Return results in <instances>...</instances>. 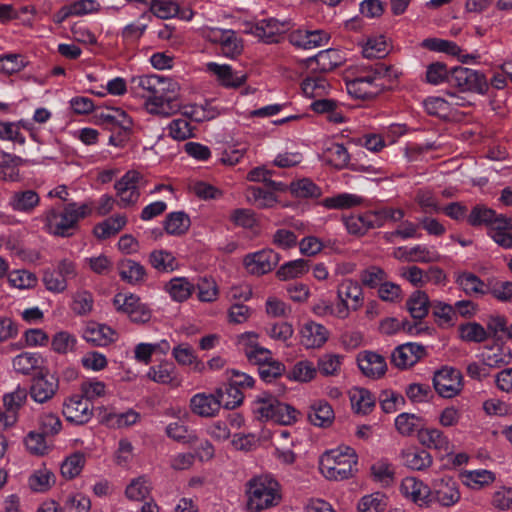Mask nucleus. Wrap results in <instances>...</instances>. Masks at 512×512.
Segmentation results:
<instances>
[{
  "instance_id": "nucleus-14",
  "label": "nucleus",
  "mask_w": 512,
  "mask_h": 512,
  "mask_svg": "<svg viewBox=\"0 0 512 512\" xmlns=\"http://www.w3.org/2000/svg\"><path fill=\"white\" fill-rule=\"evenodd\" d=\"M209 41L219 44L221 53L235 58L243 51V42L233 30L211 29L207 35Z\"/></svg>"
},
{
  "instance_id": "nucleus-33",
  "label": "nucleus",
  "mask_w": 512,
  "mask_h": 512,
  "mask_svg": "<svg viewBox=\"0 0 512 512\" xmlns=\"http://www.w3.org/2000/svg\"><path fill=\"white\" fill-rule=\"evenodd\" d=\"M353 410L359 414H368L375 405V397L365 389L354 387L349 392Z\"/></svg>"
},
{
  "instance_id": "nucleus-50",
  "label": "nucleus",
  "mask_w": 512,
  "mask_h": 512,
  "mask_svg": "<svg viewBox=\"0 0 512 512\" xmlns=\"http://www.w3.org/2000/svg\"><path fill=\"white\" fill-rule=\"evenodd\" d=\"M289 191L296 198H319L322 195L321 188L308 178L293 181L289 185Z\"/></svg>"
},
{
  "instance_id": "nucleus-12",
  "label": "nucleus",
  "mask_w": 512,
  "mask_h": 512,
  "mask_svg": "<svg viewBox=\"0 0 512 512\" xmlns=\"http://www.w3.org/2000/svg\"><path fill=\"white\" fill-rule=\"evenodd\" d=\"M93 405L82 395H73L63 404V415L66 420L77 425H83L93 416Z\"/></svg>"
},
{
  "instance_id": "nucleus-36",
  "label": "nucleus",
  "mask_w": 512,
  "mask_h": 512,
  "mask_svg": "<svg viewBox=\"0 0 512 512\" xmlns=\"http://www.w3.org/2000/svg\"><path fill=\"white\" fill-rule=\"evenodd\" d=\"M147 377L152 381L165 384L177 386L179 384L176 378V370L172 363L163 362L158 365L150 367Z\"/></svg>"
},
{
  "instance_id": "nucleus-24",
  "label": "nucleus",
  "mask_w": 512,
  "mask_h": 512,
  "mask_svg": "<svg viewBox=\"0 0 512 512\" xmlns=\"http://www.w3.org/2000/svg\"><path fill=\"white\" fill-rule=\"evenodd\" d=\"M58 390V381L53 376L40 374L33 379L30 396L37 403H45L53 398Z\"/></svg>"
},
{
  "instance_id": "nucleus-5",
  "label": "nucleus",
  "mask_w": 512,
  "mask_h": 512,
  "mask_svg": "<svg viewBox=\"0 0 512 512\" xmlns=\"http://www.w3.org/2000/svg\"><path fill=\"white\" fill-rule=\"evenodd\" d=\"M337 304L335 317L347 319L351 312L358 311L364 304V292L359 282L352 279H343L337 286Z\"/></svg>"
},
{
  "instance_id": "nucleus-60",
  "label": "nucleus",
  "mask_w": 512,
  "mask_h": 512,
  "mask_svg": "<svg viewBox=\"0 0 512 512\" xmlns=\"http://www.w3.org/2000/svg\"><path fill=\"white\" fill-rule=\"evenodd\" d=\"M84 465L85 455L81 452H75L63 461L61 474L67 479H73L81 473Z\"/></svg>"
},
{
  "instance_id": "nucleus-4",
  "label": "nucleus",
  "mask_w": 512,
  "mask_h": 512,
  "mask_svg": "<svg viewBox=\"0 0 512 512\" xmlns=\"http://www.w3.org/2000/svg\"><path fill=\"white\" fill-rule=\"evenodd\" d=\"M356 464V453L348 446H340L326 451L319 461L321 473L330 480L349 478Z\"/></svg>"
},
{
  "instance_id": "nucleus-18",
  "label": "nucleus",
  "mask_w": 512,
  "mask_h": 512,
  "mask_svg": "<svg viewBox=\"0 0 512 512\" xmlns=\"http://www.w3.org/2000/svg\"><path fill=\"white\" fill-rule=\"evenodd\" d=\"M402 494L419 506L429 507L432 503L431 487L416 477H406L402 480Z\"/></svg>"
},
{
  "instance_id": "nucleus-21",
  "label": "nucleus",
  "mask_w": 512,
  "mask_h": 512,
  "mask_svg": "<svg viewBox=\"0 0 512 512\" xmlns=\"http://www.w3.org/2000/svg\"><path fill=\"white\" fill-rule=\"evenodd\" d=\"M424 355V348L415 343H406L394 349L391 362L400 369H406L416 364Z\"/></svg>"
},
{
  "instance_id": "nucleus-11",
  "label": "nucleus",
  "mask_w": 512,
  "mask_h": 512,
  "mask_svg": "<svg viewBox=\"0 0 512 512\" xmlns=\"http://www.w3.org/2000/svg\"><path fill=\"white\" fill-rule=\"evenodd\" d=\"M279 261L278 253L272 249H262L247 254L243 259V265L249 274L260 276L272 271Z\"/></svg>"
},
{
  "instance_id": "nucleus-28",
  "label": "nucleus",
  "mask_w": 512,
  "mask_h": 512,
  "mask_svg": "<svg viewBox=\"0 0 512 512\" xmlns=\"http://www.w3.org/2000/svg\"><path fill=\"white\" fill-rule=\"evenodd\" d=\"M459 477L463 485L472 490L487 487L496 479L495 474L486 469L464 470L459 474Z\"/></svg>"
},
{
  "instance_id": "nucleus-55",
  "label": "nucleus",
  "mask_w": 512,
  "mask_h": 512,
  "mask_svg": "<svg viewBox=\"0 0 512 512\" xmlns=\"http://www.w3.org/2000/svg\"><path fill=\"white\" fill-rule=\"evenodd\" d=\"M407 308L414 319L421 320L428 314L429 298L423 291H415L407 300Z\"/></svg>"
},
{
  "instance_id": "nucleus-45",
  "label": "nucleus",
  "mask_w": 512,
  "mask_h": 512,
  "mask_svg": "<svg viewBox=\"0 0 512 512\" xmlns=\"http://www.w3.org/2000/svg\"><path fill=\"white\" fill-rule=\"evenodd\" d=\"M151 483L145 476H139L131 480L125 489V496L130 501H145L151 493Z\"/></svg>"
},
{
  "instance_id": "nucleus-15",
  "label": "nucleus",
  "mask_w": 512,
  "mask_h": 512,
  "mask_svg": "<svg viewBox=\"0 0 512 512\" xmlns=\"http://www.w3.org/2000/svg\"><path fill=\"white\" fill-rule=\"evenodd\" d=\"M288 30V23L275 18L262 19L250 27L249 33L261 41L271 44L278 43L280 36Z\"/></svg>"
},
{
  "instance_id": "nucleus-42",
  "label": "nucleus",
  "mask_w": 512,
  "mask_h": 512,
  "mask_svg": "<svg viewBox=\"0 0 512 512\" xmlns=\"http://www.w3.org/2000/svg\"><path fill=\"white\" fill-rule=\"evenodd\" d=\"M278 400L267 392H262L253 402V412L261 420H271Z\"/></svg>"
},
{
  "instance_id": "nucleus-43",
  "label": "nucleus",
  "mask_w": 512,
  "mask_h": 512,
  "mask_svg": "<svg viewBox=\"0 0 512 512\" xmlns=\"http://www.w3.org/2000/svg\"><path fill=\"white\" fill-rule=\"evenodd\" d=\"M246 198L248 202L261 209L272 208L278 202V198L273 192L256 186L247 188Z\"/></svg>"
},
{
  "instance_id": "nucleus-49",
  "label": "nucleus",
  "mask_w": 512,
  "mask_h": 512,
  "mask_svg": "<svg viewBox=\"0 0 512 512\" xmlns=\"http://www.w3.org/2000/svg\"><path fill=\"white\" fill-rule=\"evenodd\" d=\"M383 85H372L369 82H364L363 79L355 78L347 83L348 92L359 99H372L377 96Z\"/></svg>"
},
{
  "instance_id": "nucleus-29",
  "label": "nucleus",
  "mask_w": 512,
  "mask_h": 512,
  "mask_svg": "<svg viewBox=\"0 0 512 512\" xmlns=\"http://www.w3.org/2000/svg\"><path fill=\"white\" fill-rule=\"evenodd\" d=\"M43 358L36 352H22L12 360L15 372L23 375H30L42 368Z\"/></svg>"
},
{
  "instance_id": "nucleus-26",
  "label": "nucleus",
  "mask_w": 512,
  "mask_h": 512,
  "mask_svg": "<svg viewBox=\"0 0 512 512\" xmlns=\"http://www.w3.org/2000/svg\"><path fill=\"white\" fill-rule=\"evenodd\" d=\"M493 241L504 249L512 248V217L499 214L493 226L488 230Z\"/></svg>"
},
{
  "instance_id": "nucleus-7",
  "label": "nucleus",
  "mask_w": 512,
  "mask_h": 512,
  "mask_svg": "<svg viewBox=\"0 0 512 512\" xmlns=\"http://www.w3.org/2000/svg\"><path fill=\"white\" fill-rule=\"evenodd\" d=\"M448 82L463 92L482 93L487 88V81L482 73L462 66L450 71Z\"/></svg>"
},
{
  "instance_id": "nucleus-6",
  "label": "nucleus",
  "mask_w": 512,
  "mask_h": 512,
  "mask_svg": "<svg viewBox=\"0 0 512 512\" xmlns=\"http://www.w3.org/2000/svg\"><path fill=\"white\" fill-rule=\"evenodd\" d=\"M113 305L118 312L127 314L132 322L146 323L151 318V310L132 293L118 292L113 298Z\"/></svg>"
},
{
  "instance_id": "nucleus-44",
  "label": "nucleus",
  "mask_w": 512,
  "mask_h": 512,
  "mask_svg": "<svg viewBox=\"0 0 512 512\" xmlns=\"http://www.w3.org/2000/svg\"><path fill=\"white\" fill-rule=\"evenodd\" d=\"M317 374V368L310 360H300L287 372V378L292 381L307 383L312 381Z\"/></svg>"
},
{
  "instance_id": "nucleus-52",
  "label": "nucleus",
  "mask_w": 512,
  "mask_h": 512,
  "mask_svg": "<svg viewBox=\"0 0 512 512\" xmlns=\"http://www.w3.org/2000/svg\"><path fill=\"white\" fill-rule=\"evenodd\" d=\"M149 263L159 272H172L178 267L174 255L166 250H154L149 255Z\"/></svg>"
},
{
  "instance_id": "nucleus-23",
  "label": "nucleus",
  "mask_w": 512,
  "mask_h": 512,
  "mask_svg": "<svg viewBox=\"0 0 512 512\" xmlns=\"http://www.w3.org/2000/svg\"><path fill=\"white\" fill-rule=\"evenodd\" d=\"M82 337L94 346H107L116 340V332L105 324L90 322L83 329Z\"/></svg>"
},
{
  "instance_id": "nucleus-25",
  "label": "nucleus",
  "mask_w": 512,
  "mask_h": 512,
  "mask_svg": "<svg viewBox=\"0 0 512 512\" xmlns=\"http://www.w3.org/2000/svg\"><path fill=\"white\" fill-rule=\"evenodd\" d=\"M182 118H176L171 121L168 128H187L189 126L188 119L191 122L201 123L215 117V111L206 110L201 105L185 106L182 112Z\"/></svg>"
},
{
  "instance_id": "nucleus-63",
  "label": "nucleus",
  "mask_w": 512,
  "mask_h": 512,
  "mask_svg": "<svg viewBox=\"0 0 512 512\" xmlns=\"http://www.w3.org/2000/svg\"><path fill=\"white\" fill-rule=\"evenodd\" d=\"M327 162L337 169L346 167L350 156L342 144L332 143L325 151Z\"/></svg>"
},
{
  "instance_id": "nucleus-22",
  "label": "nucleus",
  "mask_w": 512,
  "mask_h": 512,
  "mask_svg": "<svg viewBox=\"0 0 512 512\" xmlns=\"http://www.w3.org/2000/svg\"><path fill=\"white\" fill-rule=\"evenodd\" d=\"M403 465L411 470L424 471L433 464L432 455L417 446L404 448L400 453Z\"/></svg>"
},
{
  "instance_id": "nucleus-19",
  "label": "nucleus",
  "mask_w": 512,
  "mask_h": 512,
  "mask_svg": "<svg viewBox=\"0 0 512 512\" xmlns=\"http://www.w3.org/2000/svg\"><path fill=\"white\" fill-rule=\"evenodd\" d=\"M240 344L243 346L244 354L249 362L257 365L258 368L273 358L272 352L269 349L257 343V335L253 332L242 334Z\"/></svg>"
},
{
  "instance_id": "nucleus-31",
  "label": "nucleus",
  "mask_w": 512,
  "mask_h": 512,
  "mask_svg": "<svg viewBox=\"0 0 512 512\" xmlns=\"http://www.w3.org/2000/svg\"><path fill=\"white\" fill-rule=\"evenodd\" d=\"M456 283L470 296L484 295L488 292V285L485 284L478 276L471 272H462L457 275Z\"/></svg>"
},
{
  "instance_id": "nucleus-35",
  "label": "nucleus",
  "mask_w": 512,
  "mask_h": 512,
  "mask_svg": "<svg viewBox=\"0 0 512 512\" xmlns=\"http://www.w3.org/2000/svg\"><path fill=\"white\" fill-rule=\"evenodd\" d=\"M96 117L101 120L97 124H107L117 126L118 128H130L133 125L131 116H129L121 108H106L105 110L96 114Z\"/></svg>"
},
{
  "instance_id": "nucleus-8",
  "label": "nucleus",
  "mask_w": 512,
  "mask_h": 512,
  "mask_svg": "<svg viewBox=\"0 0 512 512\" xmlns=\"http://www.w3.org/2000/svg\"><path fill=\"white\" fill-rule=\"evenodd\" d=\"M462 374L452 367H443L433 377V385L436 392L443 398L457 396L463 388Z\"/></svg>"
},
{
  "instance_id": "nucleus-3",
  "label": "nucleus",
  "mask_w": 512,
  "mask_h": 512,
  "mask_svg": "<svg viewBox=\"0 0 512 512\" xmlns=\"http://www.w3.org/2000/svg\"><path fill=\"white\" fill-rule=\"evenodd\" d=\"M247 507L252 511L271 509L280 504L281 487L276 479L269 475L254 477L247 483Z\"/></svg>"
},
{
  "instance_id": "nucleus-48",
  "label": "nucleus",
  "mask_w": 512,
  "mask_h": 512,
  "mask_svg": "<svg viewBox=\"0 0 512 512\" xmlns=\"http://www.w3.org/2000/svg\"><path fill=\"white\" fill-rule=\"evenodd\" d=\"M499 217L491 208L484 205H476L472 208L470 214L467 216V221L471 226L486 225L488 230L493 226L494 221Z\"/></svg>"
},
{
  "instance_id": "nucleus-32",
  "label": "nucleus",
  "mask_w": 512,
  "mask_h": 512,
  "mask_svg": "<svg viewBox=\"0 0 512 512\" xmlns=\"http://www.w3.org/2000/svg\"><path fill=\"white\" fill-rule=\"evenodd\" d=\"M118 270L121 279L132 285L144 281L146 276L144 266L131 259L122 260L118 264Z\"/></svg>"
},
{
  "instance_id": "nucleus-59",
  "label": "nucleus",
  "mask_w": 512,
  "mask_h": 512,
  "mask_svg": "<svg viewBox=\"0 0 512 512\" xmlns=\"http://www.w3.org/2000/svg\"><path fill=\"white\" fill-rule=\"evenodd\" d=\"M207 68L210 72L217 75L222 84L226 86L238 87L242 85L246 80L244 75L234 77L232 70L228 65H219L212 62L207 64Z\"/></svg>"
},
{
  "instance_id": "nucleus-58",
  "label": "nucleus",
  "mask_w": 512,
  "mask_h": 512,
  "mask_svg": "<svg viewBox=\"0 0 512 512\" xmlns=\"http://www.w3.org/2000/svg\"><path fill=\"white\" fill-rule=\"evenodd\" d=\"M343 359L339 354H323L318 359L317 369L323 376H336L340 373Z\"/></svg>"
},
{
  "instance_id": "nucleus-57",
  "label": "nucleus",
  "mask_w": 512,
  "mask_h": 512,
  "mask_svg": "<svg viewBox=\"0 0 512 512\" xmlns=\"http://www.w3.org/2000/svg\"><path fill=\"white\" fill-rule=\"evenodd\" d=\"M54 483L55 476L47 468L35 470L28 479L29 487L35 492H46Z\"/></svg>"
},
{
  "instance_id": "nucleus-39",
  "label": "nucleus",
  "mask_w": 512,
  "mask_h": 512,
  "mask_svg": "<svg viewBox=\"0 0 512 512\" xmlns=\"http://www.w3.org/2000/svg\"><path fill=\"white\" fill-rule=\"evenodd\" d=\"M307 61L309 66L315 62L322 72H328L340 66L343 62V57L336 49H326L320 51L315 57L309 58Z\"/></svg>"
},
{
  "instance_id": "nucleus-62",
  "label": "nucleus",
  "mask_w": 512,
  "mask_h": 512,
  "mask_svg": "<svg viewBox=\"0 0 512 512\" xmlns=\"http://www.w3.org/2000/svg\"><path fill=\"white\" fill-rule=\"evenodd\" d=\"M432 313L436 322L440 326L453 325L456 317V311L453 306L441 301H434L431 303Z\"/></svg>"
},
{
  "instance_id": "nucleus-16",
  "label": "nucleus",
  "mask_w": 512,
  "mask_h": 512,
  "mask_svg": "<svg viewBox=\"0 0 512 512\" xmlns=\"http://www.w3.org/2000/svg\"><path fill=\"white\" fill-rule=\"evenodd\" d=\"M417 437L419 443L428 449L436 450L444 455H450L453 452V445L448 436L438 428H421L418 430Z\"/></svg>"
},
{
  "instance_id": "nucleus-1",
  "label": "nucleus",
  "mask_w": 512,
  "mask_h": 512,
  "mask_svg": "<svg viewBox=\"0 0 512 512\" xmlns=\"http://www.w3.org/2000/svg\"><path fill=\"white\" fill-rule=\"evenodd\" d=\"M168 84V80L157 75L134 76L130 81V90L146 99L145 107L150 114L167 116L171 113L170 100L166 95Z\"/></svg>"
},
{
  "instance_id": "nucleus-9",
  "label": "nucleus",
  "mask_w": 512,
  "mask_h": 512,
  "mask_svg": "<svg viewBox=\"0 0 512 512\" xmlns=\"http://www.w3.org/2000/svg\"><path fill=\"white\" fill-rule=\"evenodd\" d=\"M431 499L444 508L455 506L461 499L459 484L451 477L435 480L431 487Z\"/></svg>"
},
{
  "instance_id": "nucleus-37",
  "label": "nucleus",
  "mask_w": 512,
  "mask_h": 512,
  "mask_svg": "<svg viewBox=\"0 0 512 512\" xmlns=\"http://www.w3.org/2000/svg\"><path fill=\"white\" fill-rule=\"evenodd\" d=\"M362 203L363 198L359 195L352 193H339L337 195L324 198L320 202V205L327 209L343 210L359 206Z\"/></svg>"
},
{
  "instance_id": "nucleus-51",
  "label": "nucleus",
  "mask_w": 512,
  "mask_h": 512,
  "mask_svg": "<svg viewBox=\"0 0 512 512\" xmlns=\"http://www.w3.org/2000/svg\"><path fill=\"white\" fill-rule=\"evenodd\" d=\"M404 216L405 212L400 208L383 207L375 211H369L373 228H380L388 221L399 222Z\"/></svg>"
},
{
  "instance_id": "nucleus-47",
  "label": "nucleus",
  "mask_w": 512,
  "mask_h": 512,
  "mask_svg": "<svg viewBox=\"0 0 512 512\" xmlns=\"http://www.w3.org/2000/svg\"><path fill=\"white\" fill-rule=\"evenodd\" d=\"M190 224V218L186 213L172 212L166 216L164 228L168 234L180 236L188 231Z\"/></svg>"
},
{
  "instance_id": "nucleus-46",
  "label": "nucleus",
  "mask_w": 512,
  "mask_h": 512,
  "mask_svg": "<svg viewBox=\"0 0 512 512\" xmlns=\"http://www.w3.org/2000/svg\"><path fill=\"white\" fill-rule=\"evenodd\" d=\"M371 475L376 483L383 487L390 486L395 480L394 466L387 459H380L371 466Z\"/></svg>"
},
{
  "instance_id": "nucleus-41",
  "label": "nucleus",
  "mask_w": 512,
  "mask_h": 512,
  "mask_svg": "<svg viewBox=\"0 0 512 512\" xmlns=\"http://www.w3.org/2000/svg\"><path fill=\"white\" fill-rule=\"evenodd\" d=\"M139 420V414L133 410L124 413L107 412L101 418V423L109 428L120 429L134 425Z\"/></svg>"
},
{
  "instance_id": "nucleus-17",
  "label": "nucleus",
  "mask_w": 512,
  "mask_h": 512,
  "mask_svg": "<svg viewBox=\"0 0 512 512\" xmlns=\"http://www.w3.org/2000/svg\"><path fill=\"white\" fill-rule=\"evenodd\" d=\"M360 371L370 379H380L387 371L385 358L373 351L365 350L357 355Z\"/></svg>"
},
{
  "instance_id": "nucleus-2",
  "label": "nucleus",
  "mask_w": 512,
  "mask_h": 512,
  "mask_svg": "<svg viewBox=\"0 0 512 512\" xmlns=\"http://www.w3.org/2000/svg\"><path fill=\"white\" fill-rule=\"evenodd\" d=\"M91 211L89 204L76 202L67 204L62 210L49 209L44 214L45 228L54 236L69 237L79 221L89 216Z\"/></svg>"
},
{
  "instance_id": "nucleus-20",
  "label": "nucleus",
  "mask_w": 512,
  "mask_h": 512,
  "mask_svg": "<svg viewBox=\"0 0 512 512\" xmlns=\"http://www.w3.org/2000/svg\"><path fill=\"white\" fill-rule=\"evenodd\" d=\"M330 37L323 30H295L289 34V42L298 48L314 49L328 43Z\"/></svg>"
},
{
  "instance_id": "nucleus-64",
  "label": "nucleus",
  "mask_w": 512,
  "mask_h": 512,
  "mask_svg": "<svg viewBox=\"0 0 512 512\" xmlns=\"http://www.w3.org/2000/svg\"><path fill=\"white\" fill-rule=\"evenodd\" d=\"M94 299L91 292L78 290L72 297L71 309L76 315H87L93 309Z\"/></svg>"
},
{
  "instance_id": "nucleus-40",
  "label": "nucleus",
  "mask_w": 512,
  "mask_h": 512,
  "mask_svg": "<svg viewBox=\"0 0 512 512\" xmlns=\"http://www.w3.org/2000/svg\"><path fill=\"white\" fill-rule=\"evenodd\" d=\"M308 418L313 425L326 427L332 423L334 411L328 402L318 401L311 406Z\"/></svg>"
},
{
  "instance_id": "nucleus-34",
  "label": "nucleus",
  "mask_w": 512,
  "mask_h": 512,
  "mask_svg": "<svg viewBox=\"0 0 512 512\" xmlns=\"http://www.w3.org/2000/svg\"><path fill=\"white\" fill-rule=\"evenodd\" d=\"M127 217L117 214L107 218L94 227V235L99 239H107L119 233L126 225Z\"/></svg>"
},
{
  "instance_id": "nucleus-30",
  "label": "nucleus",
  "mask_w": 512,
  "mask_h": 512,
  "mask_svg": "<svg viewBox=\"0 0 512 512\" xmlns=\"http://www.w3.org/2000/svg\"><path fill=\"white\" fill-rule=\"evenodd\" d=\"M480 356L483 365L489 368H498L506 365L512 359L510 351L499 344L485 347Z\"/></svg>"
},
{
  "instance_id": "nucleus-27",
  "label": "nucleus",
  "mask_w": 512,
  "mask_h": 512,
  "mask_svg": "<svg viewBox=\"0 0 512 512\" xmlns=\"http://www.w3.org/2000/svg\"><path fill=\"white\" fill-rule=\"evenodd\" d=\"M40 197L34 190L14 191L9 200L8 206L17 212L32 213L39 205Z\"/></svg>"
},
{
  "instance_id": "nucleus-38",
  "label": "nucleus",
  "mask_w": 512,
  "mask_h": 512,
  "mask_svg": "<svg viewBox=\"0 0 512 512\" xmlns=\"http://www.w3.org/2000/svg\"><path fill=\"white\" fill-rule=\"evenodd\" d=\"M170 297L177 302L187 300L195 290V285L185 277H175L165 286Z\"/></svg>"
},
{
  "instance_id": "nucleus-56",
  "label": "nucleus",
  "mask_w": 512,
  "mask_h": 512,
  "mask_svg": "<svg viewBox=\"0 0 512 512\" xmlns=\"http://www.w3.org/2000/svg\"><path fill=\"white\" fill-rule=\"evenodd\" d=\"M309 271V263L305 259H296L293 261H289L277 270V277L286 281L289 279H294L303 276Z\"/></svg>"
},
{
  "instance_id": "nucleus-61",
  "label": "nucleus",
  "mask_w": 512,
  "mask_h": 512,
  "mask_svg": "<svg viewBox=\"0 0 512 512\" xmlns=\"http://www.w3.org/2000/svg\"><path fill=\"white\" fill-rule=\"evenodd\" d=\"M76 344V337L67 331L57 332L51 340V348L58 354H67L74 351Z\"/></svg>"
},
{
  "instance_id": "nucleus-54",
  "label": "nucleus",
  "mask_w": 512,
  "mask_h": 512,
  "mask_svg": "<svg viewBox=\"0 0 512 512\" xmlns=\"http://www.w3.org/2000/svg\"><path fill=\"white\" fill-rule=\"evenodd\" d=\"M388 506V498L381 492L363 496L358 504V512H384Z\"/></svg>"
},
{
  "instance_id": "nucleus-53",
  "label": "nucleus",
  "mask_w": 512,
  "mask_h": 512,
  "mask_svg": "<svg viewBox=\"0 0 512 512\" xmlns=\"http://www.w3.org/2000/svg\"><path fill=\"white\" fill-rule=\"evenodd\" d=\"M303 93L310 98H321L328 95L330 84L322 76H310L302 82Z\"/></svg>"
},
{
  "instance_id": "nucleus-13",
  "label": "nucleus",
  "mask_w": 512,
  "mask_h": 512,
  "mask_svg": "<svg viewBox=\"0 0 512 512\" xmlns=\"http://www.w3.org/2000/svg\"><path fill=\"white\" fill-rule=\"evenodd\" d=\"M224 400L223 389L219 388L215 393H197L190 400L193 413L201 417H213L218 414Z\"/></svg>"
},
{
  "instance_id": "nucleus-10",
  "label": "nucleus",
  "mask_w": 512,
  "mask_h": 512,
  "mask_svg": "<svg viewBox=\"0 0 512 512\" xmlns=\"http://www.w3.org/2000/svg\"><path fill=\"white\" fill-rule=\"evenodd\" d=\"M298 336L305 349H320L328 341L330 332L324 325L308 320L299 325Z\"/></svg>"
}]
</instances>
